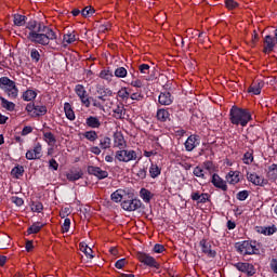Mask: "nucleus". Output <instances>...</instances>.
<instances>
[{"label":"nucleus","instance_id":"8fccbe9b","mask_svg":"<svg viewBox=\"0 0 277 277\" xmlns=\"http://www.w3.org/2000/svg\"><path fill=\"white\" fill-rule=\"evenodd\" d=\"M277 228H276V225H272V226H268V227H263L262 228V235H274V233H276Z\"/></svg>","mask_w":277,"mask_h":277},{"label":"nucleus","instance_id":"393cba45","mask_svg":"<svg viewBox=\"0 0 277 277\" xmlns=\"http://www.w3.org/2000/svg\"><path fill=\"white\" fill-rule=\"evenodd\" d=\"M263 85H264L263 81H261V80L254 81L249 87L248 92H250L252 94H255V95H259V94H261V90H263Z\"/></svg>","mask_w":277,"mask_h":277},{"label":"nucleus","instance_id":"c9c22d12","mask_svg":"<svg viewBox=\"0 0 277 277\" xmlns=\"http://www.w3.org/2000/svg\"><path fill=\"white\" fill-rule=\"evenodd\" d=\"M140 196L144 202H150L153 200V193L146 188L141 189Z\"/></svg>","mask_w":277,"mask_h":277},{"label":"nucleus","instance_id":"f257e3e1","mask_svg":"<svg viewBox=\"0 0 277 277\" xmlns=\"http://www.w3.org/2000/svg\"><path fill=\"white\" fill-rule=\"evenodd\" d=\"M26 29V38L34 44L49 47L53 40H57V34L53 31V28L36 21L29 22Z\"/></svg>","mask_w":277,"mask_h":277},{"label":"nucleus","instance_id":"b1692460","mask_svg":"<svg viewBox=\"0 0 277 277\" xmlns=\"http://www.w3.org/2000/svg\"><path fill=\"white\" fill-rule=\"evenodd\" d=\"M156 118L159 122H168L170 120V111L166 108H160L157 110Z\"/></svg>","mask_w":277,"mask_h":277},{"label":"nucleus","instance_id":"37998d69","mask_svg":"<svg viewBox=\"0 0 277 277\" xmlns=\"http://www.w3.org/2000/svg\"><path fill=\"white\" fill-rule=\"evenodd\" d=\"M194 176H197V179H202L203 181L207 179V175L205 174V169L202 167H196L193 171Z\"/></svg>","mask_w":277,"mask_h":277},{"label":"nucleus","instance_id":"3c124183","mask_svg":"<svg viewBox=\"0 0 277 277\" xmlns=\"http://www.w3.org/2000/svg\"><path fill=\"white\" fill-rule=\"evenodd\" d=\"M30 57L32 62H36V64H38V62H40V52L37 49H32L30 51Z\"/></svg>","mask_w":277,"mask_h":277},{"label":"nucleus","instance_id":"20e7f679","mask_svg":"<svg viewBox=\"0 0 277 277\" xmlns=\"http://www.w3.org/2000/svg\"><path fill=\"white\" fill-rule=\"evenodd\" d=\"M115 159L122 163L137 161V151L133 149H119L115 153Z\"/></svg>","mask_w":277,"mask_h":277},{"label":"nucleus","instance_id":"69168bd1","mask_svg":"<svg viewBox=\"0 0 277 277\" xmlns=\"http://www.w3.org/2000/svg\"><path fill=\"white\" fill-rule=\"evenodd\" d=\"M49 168H52V170H57L60 168V163L55 159H51L49 161Z\"/></svg>","mask_w":277,"mask_h":277},{"label":"nucleus","instance_id":"cd10ccee","mask_svg":"<svg viewBox=\"0 0 277 277\" xmlns=\"http://www.w3.org/2000/svg\"><path fill=\"white\" fill-rule=\"evenodd\" d=\"M266 177L268 179V181H272V182L277 180V164L276 163H273L268 167Z\"/></svg>","mask_w":277,"mask_h":277},{"label":"nucleus","instance_id":"13d9d810","mask_svg":"<svg viewBox=\"0 0 277 277\" xmlns=\"http://www.w3.org/2000/svg\"><path fill=\"white\" fill-rule=\"evenodd\" d=\"M209 200V194L207 193H201V195L199 196V199L197 200L198 203L200 205H205L207 203Z\"/></svg>","mask_w":277,"mask_h":277},{"label":"nucleus","instance_id":"603ef678","mask_svg":"<svg viewBox=\"0 0 277 277\" xmlns=\"http://www.w3.org/2000/svg\"><path fill=\"white\" fill-rule=\"evenodd\" d=\"M138 70L142 75H149L150 74V65L148 64H141L138 66Z\"/></svg>","mask_w":277,"mask_h":277},{"label":"nucleus","instance_id":"09e8293b","mask_svg":"<svg viewBox=\"0 0 277 277\" xmlns=\"http://www.w3.org/2000/svg\"><path fill=\"white\" fill-rule=\"evenodd\" d=\"M242 161H243V163H246L247 166H250V163H252V162L254 161V156L252 155V153L247 151V153L243 155Z\"/></svg>","mask_w":277,"mask_h":277},{"label":"nucleus","instance_id":"bb28decb","mask_svg":"<svg viewBox=\"0 0 277 277\" xmlns=\"http://www.w3.org/2000/svg\"><path fill=\"white\" fill-rule=\"evenodd\" d=\"M0 102H1V107H3V109H6V111H14L16 109V104L8 101L3 96H0Z\"/></svg>","mask_w":277,"mask_h":277},{"label":"nucleus","instance_id":"1a4fd4ad","mask_svg":"<svg viewBox=\"0 0 277 277\" xmlns=\"http://www.w3.org/2000/svg\"><path fill=\"white\" fill-rule=\"evenodd\" d=\"M137 259L141 263L147 265V267H155L156 269H159V264L157 263V260H155V258L150 256L149 254L138 252Z\"/></svg>","mask_w":277,"mask_h":277},{"label":"nucleus","instance_id":"338daca9","mask_svg":"<svg viewBox=\"0 0 277 277\" xmlns=\"http://www.w3.org/2000/svg\"><path fill=\"white\" fill-rule=\"evenodd\" d=\"M90 153H92L93 155H101L102 148L98 146H92L90 147Z\"/></svg>","mask_w":277,"mask_h":277},{"label":"nucleus","instance_id":"0e129e2a","mask_svg":"<svg viewBox=\"0 0 277 277\" xmlns=\"http://www.w3.org/2000/svg\"><path fill=\"white\" fill-rule=\"evenodd\" d=\"M131 85H132V88H143L144 82L140 79H135V80L131 81Z\"/></svg>","mask_w":277,"mask_h":277},{"label":"nucleus","instance_id":"de8ad7c7","mask_svg":"<svg viewBox=\"0 0 277 277\" xmlns=\"http://www.w3.org/2000/svg\"><path fill=\"white\" fill-rule=\"evenodd\" d=\"M119 98H122L123 101H128V98L131 96V93L127 90V88H121L118 91Z\"/></svg>","mask_w":277,"mask_h":277},{"label":"nucleus","instance_id":"423d86ee","mask_svg":"<svg viewBox=\"0 0 277 277\" xmlns=\"http://www.w3.org/2000/svg\"><path fill=\"white\" fill-rule=\"evenodd\" d=\"M26 111L30 114L32 118H38L40 116H47L48 109L44 105L27 104Z\"/></svg>","mask_w":277,"mask_h":277},{"label":"nucleus","instance_id":"c03bdc74","mask_svg":"<svg viewBox=\"0 0 277 277\" xmlns=\"http://www.w3.org/2000/svg\"><path fill=\"white\" fill-rule=\"evenodd\" d=\"M100 78L105 81H111V79H114V74H111L110 70L104 69L100 72Z\"/></svg>","mask_w":277,"mask_h":277},{"label":"nucleus","instance_id":"a211bd4d","mask_svg":"<svg viewBox=\"0 0 277 277\" xmlns=\"http://www.w3.org/2000/svg\"><path fill=\"white\" fill-rule=\"evenodd\" d=\"M158 103L163 106H169L174 103V96L170 92H161L158 96Z\"/></svg>","mask_w":277,"mask_h":277},{"label":"nucleus","instance_id":"f704fd0d","mask_svg":"<svg viewBox=\"0 0 277 277\" xmlns=\"http://www.w3.org/2000/svg\"><path fill=\"white\" fill-rule=\"evenodd\" d=\"M80 251L85 254L87 259H94V251L92 250V248L88 247V245L80 243Z\"/></svg>","mask_w":277,"mask_h":277},{"label":"nucleus","instance_id":"72a5a7b5","mask_svg":"<svg viewBox=\"0 0 277 277\" xmlns=\"http://www.w3.org/2000/svg\"><path fill=\"white\" fill-rule=\"evenodd\" d=\"M82 176L83 172L81 171H70L66 174V179L71 182L79 181V179H81Z\"/></svg>","mask_w":277,"mask_h":277},{"label":"nucleus","instance_id":"7c9ffc66","mask_svg":"<svg viewBox=\"0 0 277 277\" xmlns=\"http://www.w3.org/2000/svg\"><path fill=\"white\" fill-rule=\"evenodd\" d=\"M23 174H25V167L23 166H16L11 170V176H13V179H21Z\"/></svg>","mask_w":277,"mask_h":277},{"label":"nucleus","instance_id":"5fc2aeb1","mask_svg":"<svg viewBox=\"0 0 277 277\" xmlns=\"http://www.w3.org/2000/svg\"><path fill=\"white\" fill-rule=\"evenodd\" d=\"M82 16L88 17V16H92V14H94V9H92V6H85L82 11H81Z\"/></svg>","mask_w":277,"mask_h":277},{"label":"nucleus","instance_id":"f8f14e48","mask_svg":"<svg viewBox=\"0 0 277 277\" xmlns=\"http://www.w3.org/2000/svg\"><path fill=\"white\" fill-rule=\"evenodd\" d=\"M200 145V137L196 134H192L187 137L186 142L184 143L185 150L188 153H192L194 148Z\"/></svg>","mask_w":277,"mask_h":277},{"label":"nucleus","instance_id":"5701e85b","mask_svg":"<svg viewBox=\"0 0 277 277\" xmlns=\"http://www.w3.org/2000/svg\"><path fill=\"white\" fill-rule=\"evenodd\" d=\"M240 173L239 171H229L226 175V181L229 183V185H237L240 181Z\"/></svg>","mask_w":277,"mask_h":277},{"label":"nucleus","instance_id":"a19ab883","mask_svg":"<svg viewBox=\"0 0 277 277\" xmlns=\"http://www.w3.org/2000/svg\"><path fill=\"white\" fill-rule=\"evenodd\" d=\"M27 17H25L24 15L21 14H15L13 17V23L14 25H16L17 27H23V25H25V21Z\"/></svg>","mask_w":277,"mask_h":277},{"label":"nucleus","instance_id":"49530a36","mask_svg":"<svg viewBox=\"0 0 277 277\" xmlns=\"http://www.w3.org/2000/svg\"><path fill=\"white\" fill-rule=\"evenodd\" d=\"M43 209L44 206L40 201L32 202L31 205V211H34L35 213H42Z\"/></svg>","mask_w":277,"mask_h":277},{"label":"nucleus","instance_id":"aec40b11","mask_svg":"<svg viewBox=\"0 0 277 277\" xmlns=\"http://www.w3.org/2000/svg\"><path fill=\"white\" fill-rule=\"evenodd\" d=\"M113 113H114V118H116V120H124V115L127 114L124 104H122V103L117 104V106H116V108H114Z\"/></svg>","mask_w":277,"mask_h":277},{"label":"nucleus","instance_id":"39448f33","mask_svg":"<svg viewBox=\"0 0 277 277\" xmlns=\"http://www.w3.org/2000/svg\"><path fill=\"white\" fill-rule=\"evenodd\" d=\"M235 248L237 250V252H239L240 254H243V256L246 255H250V254H259V249L256 248V245H254V242L252 241H241V242H237L235 245Z\"/></svg>","mask_w":277,"mask_h":277},{"label":"nucleus","instance_id":"2f4dec72","mask_svg":"<svg viewBox=\"0 0 277 277\" xmlns=\"http://www.w3.org/2000/svg\"><path fill=\"white\" fill-rule=\"evenodd\" d=\"M100 93V95L96 97L101 103H103V105H105V101H107V98H105V96H111L113 92L109 89H100L97 91Z\"/></svg>","mask_w":277,"mask_h":277},{"label":"nucleus","instance_id":"79ce46f5","mask_svg":"<svg viewBox=\"0 0 277 277\" xmlns=\"http://www.w3.org/2000/svg\"><path fill=\"white\" fill-rule=\"evenodd\" d=\"M127 75H129V71L124 67H118L117 69H115V77H117L118 79H124Z\"/></svg>","mask_w":277,"mask_h":277},{"label":"nucleus","instance_id":"a18cd8bd","mask_svg":"<svg viewBox=\"0 0 277 277\" xmlns=\"http://www.w3.org/2000/svg\"><path fill=\"white\" fill-rule=\"evenodd\" d=\"M149 173L151 179H157V176H159V174H161V170L159 169V167L157 164H151L149 168Z\"/></svg>","mask_w":277,"mask_h":277},{"label":"nucleus","instance_id":"0eeeda50","mask_svg":"<svg viewBox=\"0 0 277 277\" xmlns=\"http://www.w3.org/2000/svg\"><path fill=\"white\" fill-rule=\"evenodd\" d=\"M234 267L238 269V272H241L242 274H246V276L252 277L256 274V268H254V265L248 262H238L233 264Z\"/></svg>","mask_w":277,"mask_h":277},{"label":"nucleus","instance_id":"7ed1b4c3","mask_svg":"<svg viewBox=\"0 0 277 277\" xmlns=\"http://www.w3.org/2000/svg\"><path fill=\"white\" fill-rule=\"evenodd\" d=\"M0 90L9 96V98H18V87L16 82L8 77L0 78Z\"/></svg>","mask_w":277,"mask_h":277},{"label":"nucleus","instance_id":"6ab92c4d","mask_svg":"<svg viewBox=\"0 0 277 277\" xmlns=\"http://www.w3.org/2000/svg\"><path fill=\"white\" fill-rule=\"evenodd\" d=\"M274 47H276V40L274 37L267 35L264 38V48H263V53H266L267 55L274 51Z\"/></svg>","mask_w":277,"mask_h":277},{"label":"nucleus","instance_id":"864d4df0","mask_svg":"<svg viewBox=\"0 0 277 277\" xmlns=\"http://www.w3.org/2000/svg\"><path fill=\"white\" fill-rule=\"evenodd\" d=\"M239 4L235 0H225V6L227 10H235Z\"/></svg>","mask_w":277,"mask_h":277},{"label":"nucleus","instance_id":"4468645a","mask_svg":"<svg viewBox=\"0 0 277 277\" xmlns=\"http://www.w3.org/2000/svg\"><path fill=\"white\" fill-rule=\"evenodd\" d=\"M89 174L96 176L97 179L103 180L109 176V173L106 170L101 169L100 167L90 166L88 167Z\"/></svg>","mask_w":277,"mask_h":277},{"label":"nucleus","instance_id":"473e14b6","mask_svg":"<svg viewBox=\"0 0 277 277\" xmlns=\"http://www.w3.org/2000/svg\"><path fill=\"white\" fill-rule=\"evenodd\" d=\"M100 148H102V150L111 148V138L109 136H103L100 138Z\"/></svg>","mask_w":277,"mask_h":277},{"label":"nucleus","instance_id":"ddd939ff","mask_svg":"<svg viewBox=\"0 0 277 277\" xmlns=\"http://www.w3.org/2000/svg\"><path fill=\"white\" fill-rule=\"evenodd\" d=\"M40 157H42V145L40 143H37L32 149L26 153V159L29 161L40 159Z\"/></svg>","mask_w":277,"mask_h":277},{"label":"nucleus","instance_id":"6e6552de","mask_svg":"<svg viewBox=\"0 0 277 277\" xmlns=\"http://www.w3.org/2000/svg\"><path fill=\"white\" fill-rule=\"evenodd\" d=\"M141 208L142 201L140 199H128V197H126V199L121 201V209H123V211H137V209Z\"/></svg>","mask_w":277,"mask_h":277},{"label":"nucleus","instance_id":"9b49d317","mask_svg":"<svg viewBox=\"0 0 277 277\" xmlns=\"http://www.w3.org/2000/svg\"><path fill=\"white\" fill-rule=\"evenodd\" d=\"M199 246L203 254L208 255L209 259H215V255L217 254V252H215V250H213V248L211 247V241L207 239H201L199 242Z\"/></svg>","mask_w":277,"mask_h":277},{"label":"nucleus","instance_id":"4be33fe9","mask_svg":"<svg viewBox=\"0 0 277 277\" xmlns=\"http://www.w3.org/2000/svg\"><path fill=\"white\" fill-rule=\"evenodd\" d=\"M38 96V90L34 89H27L23 94L22 98L23 101H26L27 103L31 101H36V97Z\"/></svg>","mask_w":277,"mask_h":277},{"label":"nucleus","instance_id":"dca6fc26","mask_svg":"<svg viewBox=\"0 0 277 277\" xmlns=\"http://www.w3.org/2000/svg\"><path fill=\"white\" fill-rule=\"evenodd\" d=\"M211 183L217 189H222V192H227L228 190V185H226V181H224L222 177H220V175L216 174V173H214L212 175Z\"/></svg>","mask_w":277,"mask_h":277},{"label":"nucleus","instance_id":"e2e57ef3","mask_svg":"<svg viewBox=\"0 0 277 277\" xmlns=\"http://www.w3.org/2000/svg\"><path fill=\"white\" fill-rule=\"evenodd\" d=\"M11 200L14 205H16V207H23V205H25V201L23 200V198H19V197H12Z\"/></svg>","mask_w":277,"mask_h":277},{"label":"nucleus","instance_id":"bf43d9fd","mask_svg":"<svg viewBox=\"0 0 277 277\" xmlns=\"http://www.w3.org/2000/svg\"><path fill=\"white\" fill-rule=\"evenodd\" d=\"M248 190H241L237 194V199L243 201L248 199Z\"/></svg>","mask_w":277,"mask_h":277},{"label":"nucleus","instance_id":"2eb2a0df","mask_svg":"<svg viewBox=\"0 0 277 277\" xmlns=\"http://www.w3.org/2000/svg\"><path fill=\"white\" fill-rule=\"evenodd\" d=\"M247 180L250 181L253 185H258L260 187H263L264 185H267V180L261 177L256 173H247Z\"/></svg>","mask_w":277,"mask_h":277},{"label":"nucleus","instance_id":"9d476101","mask_svg":"<svg viewBox=\"0 0 277 277\" xmlns=\"http://www.w3.org/2000/svg\"><path fill=\"white\" fill-rule=\"evenodd\" d=\"M75 93L80 98L84 107H90V97L88 96V91H85V87H83L82 84H77L75 87Z\"/></svg>","mask_w":277,"mask_h":277},{"label":"nucleus","instance_id":"e433bc0d","mask_svg":"<svg viewBox=\"0 0 277 277\" xmlns=\"http://www.w3.org/2000/svg\"><path fill=\"white\" fill-rule=\"evenodd\" d=\"M43 140L49 144V146H53L57 140L52 132H43Z\"/></svg>","mask_w":277,"mask_h":277},{"label":"nucleus","instance_id":"f3484780","mask_svg":"<svg viewBox=\"0 0 277 277\" xmlns=\"http://www.w3.org/2000/svg\"><path fill=\"white\" fill-rule=\"evenodd\" d=\"M114 148H119V150L127 148V141L120 132L114 134Z\"/></svg>","mask_w":277,"mask_h":277},{"label":"nucleus","instance_id":"ea45409f","mask_svg":"<svg viewBox=\"0 0 277 277\" xmlns=\"http://www.w3.org/2000/svg\"><path fill=\"white\" fill-rule=\"evenodd\" d=\"M89 101L90 105H93V107H96V109L105 111V104H103V102H100L96 97H89Z\"/></svg>","mask_w":277,"mask_h":277},{"label":"nucleus","instance_id":"6e6d98bb","mask_svg":"<svg viewBox=\"0 0 277 277\" xmlns=\"http://www.w3.org/2000/svg\"><path fill=\"white\" fill-rule=\"evenodd\" d=\"M70 230V219H65L62 225V232L68 233Z\"/></svg>","mask_w":277,"mask_h":277},{"label":"nucleus","instance_id":"4c0bfd02","mask_svg":"<svg viewBox=\"0 0 277 277\" xmlns=\"http://www.w3.org/2000/svg\"><path fill=\"white\" fill-rule=\"evenodd\" d=\"M83 137L89 142H96L98 140V133L96 131L91 130L83 133Z\"/></svg>","mask_w":277,"mask_h":277},{"label":"nucleus","instance_id":"680f3d73","mask_svg":"<svg viewBox=\"0 0 277 277\" xmlns=\"http://www.w3.org/2000/svg\"><path fill=\"white\" fill-rule=\"evenodd\" d=\"M166 251V247H163V245L157 243L154 246V252H156V254H161V252Z\"/></svg>","mask_w":277,"mask_h":277},{"label":"nucleus","instance_id":"4d7b16f0","mask_svg":"<svg viewBox=\"0 0 277 277\" xmlns=\"http://www.w3.org/2000/svg\"><path fill=\"white\" fill-rule=\"evenodd\" d=\"M203 168L205 170H207L208 172H213L215 170V166L213 164L212 161H206L203 162Z\"/></svg>","mask_w":277,"mask_h":277},{"label":"nucleus","instance_id":"c85d7f7f","mask_svg":"<svg viewBox=\"0 0 277 277\" xmlns=\"http://www.w3.org/2000/svg\"><path fill=\"white\" fill-rule=\"evenodd\" d=\"M64 111L67 120H71V121L75 120L76 118L75 110H72V106L70 105V103L64 104Z\"/></svg>","mask_w":277,"mask_h":277},{"label":"nucleus","instance_id":"c756f323","mask_svg":"<svg viewBox=\"0 0 277 277\" xmlns=\"http://www.w3.org/2000/svg\"><path fill=\"white\" fill-rule=\"evenodd\" d=\"M64 44H72V42H77V35L75 31H68L63 37Z\"/></svg>","mask_w":277,"mask_h":277},{"label":"nucleus","instance_id":"58836bf2","mask_svg":"<svg viewBox=\"0 0 277 277\" xmlns=\"http://www.w3.org/2000/svg\"><path fill=\"white\" fill-rule=\"evenodd\" d=\"M42 226H44L42 223H34L28 227V235H36L37 233H40V230H42Z\"/></svg>","mask_w":277,"mask_h":277},{"label":"nucleus","instance_id":"774afa93","mask_svg":"<svg viewBox=\"0 0 277 277\" xmlns=\"http://www.w3.org/2000/svg\"><path fill=\"white\" fill-rule=\"evenodd\" d=\"M271 269H272V272H274V274H277V260L276 259H272Z\"/></svg>","mask_w":277,"mask_h":277},{"label":"nucleus","instance_id":"052dcab7","mask_svg":"<svg viewBox=\"0 0 277 277\" xmlns=\"http://www.w3.org/2000/svg\"><path fill=\"white\" fill-rule=\"evenodd\" d=\"M127 265V259H120L115 263L117 269H122Z\"/></svg>","mask_w":277,"mask_h":277},{"label":"nucleus","instance_id":"412c9836","mask_svg":"<svg viewBox=\"0 0 277 277\" xmlns=\"http://www.w3.org/2000/svg\"><path fill=\"white\" fill-rule=\"evenodd\" d=\"M113 202H122L126 198H129L124 189H117L110 195Z\"/></svg>","mask_w":277,"mask_h":277},{"label":"nucleus","instance_id":"a878e982","mask_svg":"<svg viewBox=\"0 0 277 277\" xmlns=\"http://www.w3.org/2000/svg\"><path fill=\"white\" fill-rule=\"evenodd\" d=\"M85 124L90 129H98L101 127V120H98V117L90 116L87 118Z\"/></svg>","mask_w":277,"mask_h":277},{"label":"nucleus","instance_id":"f03ea898","mask_svg":"<svg viewBox=\"0 0 277 277\" xmlns=\"http://www.w3.org/2000/svg\"><path fill=\"white\" fill-rule=\"evenodd\" d=\"M229 120L236 127H239V124L240 127H248V122L252 120V114L248 109L233 106L229 110Z\"/></svg>","mask_w":277,"mask_h":277}]
</instances>
